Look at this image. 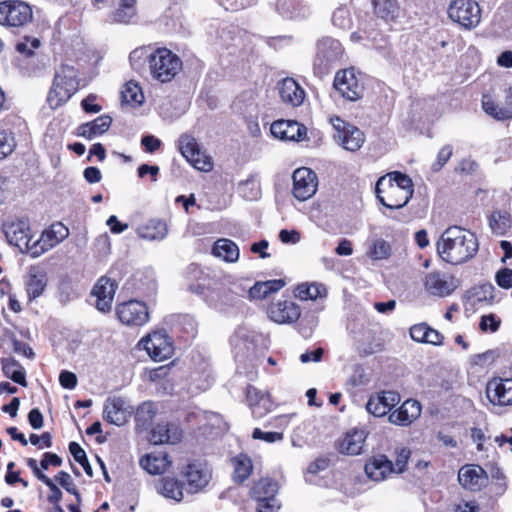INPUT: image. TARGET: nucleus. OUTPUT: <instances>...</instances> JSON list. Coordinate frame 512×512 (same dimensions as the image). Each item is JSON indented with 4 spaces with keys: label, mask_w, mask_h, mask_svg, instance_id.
<instances>
[{
    "label": "nucleus",
    "mask_w": 512,
    "mask_h": 512,
    "mask_svg": "<svg viewBox=\"0 0 512 512\" xmlns=\"http://www.w3.org/2000/svg\"><path fill=\"white\" fill-rule=\"evenodd\" d=\"M437 250L442 260L458 265L476 255L478 240L472 232L459 226H451L442 233Z\"/></svg>",
    "instance_id": "obj_1"
},
{
    "label": "nucleus",
    "mask_w": 512,
    "mask_h": 512,
    "mask_svg": "<svg viewBox=\"0 0 512 512\" xmlns=\"http://www.w3.org/2000/svg\"><path fill=\"white\" fill-rule=\"evenodd\" d=\"M411 178L398 171L381 176L375 185V194L379 202L388 209L403 208L413 196Z\"/></svg>",
    "instance_id": "obj_2"
},
{
    "label": "nucleus",
    "mask_w": 512,
    "mask_h": 512,
    "mask_svg": "<svg viewBox=\"0 0 512 512\" xmlns=\"http://www.w3.org/2000/svg\"><path fill=\"white\" fill-rule=\"evenodd\" d=\"M77 70L68 65L61 66L55 73L52 86L47 95V103L51 109L65 104L78 90Z\"/></svg>",
    "instance_id": "obj_3"
},
{
    "label": "nucleus",
    "mask_w": 512,
    "mask_h": 512,
    "mask_svg": "<svg viewBox=\"0 0 512 512\" xmlns=\"http://www.w3.org/2000/svg\"><path fill=\"white\" fill-rule=\"evenodd\" d=\"M152 78L160 83H168L182 69L180 57L167 48H158L148 56Z\"/></svg>",
    "instance_id": "obj_4"
},
{
    "label": "nucleus",
    "mask_w": 512,
    "mask_h": 512,
    "mask_svg": "<svg viewBox=\"0 0 512 512\" xmlns=\"http://www.w3.org/2000/svg\"><path fill=\"white\" fill-rule=\"evenodd\" d=\"M344 53L342 44L331 37H323L316 43L313 72L322 78L340 61Z\"/></svg>",
    "instance_id": "obj_5"
},
{
    "label": "nucleus",
    "mask_w": 512,
    "mask_h": 512,
    "mask_svg": "<svg viewBox=\"0 0 512 512\" xmlns=\"http://www.w3.org/2000/svg\"><path fill=\"white\" fill-rule=\"evenodd\" d=\"M262 343L261 335L246 326H239L230 337L232 351L239 362L246 358L253 360Z\"/></svg>",
    "instance_id": "obj_6"
},
{
    "label": "nucleus",
    "mask_w": 512,
    "mask_h": 512,
    "mask_svg": "<svg viewBox=\"0 0 512 512\" xmlns=\"http://www.w3.org/2000/svg\"><path fill=\"white\" fill-rule=\"evenodd\" d=\"M330 123L334 129L333 138L343 149L356 152L365 143V134L355 125L346 122L338 116L331 117Z\"/></svg>",
    "instance_id": "obj_7"
},
{
    "label": "nucleus",
    "mask_w": 512,
    "mask_h": 512,
    "mask_svg": "<svg viewBox=\"0 0 512 512\" xmlns=\"http://www.w3.org/2000/svg\"><path fill=\"white\" fill-rule=\"evenodd\" d=\"M33 19L31 6L19 0L0 2V24L6 27H23Z\"/></svg>",
    "instance_id": "obj_8"
},
{
    "label": "nucleus",
    "mask_w": 512,
    "mask_h": 512,
    "mask_svg": "<svg viewBox=\"0 0 512 512\" xmlns=\"http://www.w3.org/2000/svg\"><path fill=\"white\" fill-rule=\"evenodd\" d=\"M335 91L348 101H357L362 98L364 85L361 75L354 68L340 70L333 81Z\"/></svg>",
    "instance_id": "obj_9"
},
{
    "label": "nucleus",
    "mask_w": 512,
    "mask_h": 512,
    "mask_svg": "<svg viewBox=\"0 0 512 512\" xmlns=\"http://www.w3.org/2000/svg\"><path fill=\"white\" fill-rule=\"evenodd\" d=\"M449 18L464 29L477 27L481 20V10L474 0H454L448 8Z\"/></svg>",
    "instance_id": "obj_10"
},
{
    "label": "nucleus",
    "mask_w": 512,
    "mask_h": 512,
    "mask_svg": "<svg viewBox=\"0 0 512 512\" xmlns=\"http://www.w3.org/2000/svg\"><path fill=\"white\" fill-rule=\"evenodd\" d=\"M179 150L182 156L197 170L209 172L213 169L212 158L206 155L199 147L196 139L188 134L179 138Z\"/></svg>",
    "instance_id": "obj_11"
},
{
    "label": "nucleus",
    "mask_w": 512,
    "mask_h": 512,
    "mask_svg": "<svg viewBox=\"0 0 512 512\" xmlns=\"http://www.w3.org/2000/svg\"><path fill=\"white\" fill-rule=\"evenodd\" d=\"M425 291L432 296L447 297L458 287V280L447 272L433 270L423 278Z\"/></svg>",
    "instance_id": "obj_12"
},
{
    "label": "nucleus",
    "mask_w": 512,
    "mask_h": 512,
    "mask_svg": "<svg viewBox=\"0 0 512 512\" xmlns=\"http://www.w3.org/2000/svg\"><path fill=\"white\" fill-rule=\"evenodd\" d=\"M69 235L68 228L60 223L52 224L48 229L44 230L39 239L32 243L30 248V255L33 258H37L45 252L51 250Z\"/></svg>",
    "instance_id": "obj_13"
},
{
    "label": "nucleus",
    "mask_w": 512,
    "mask_h": 512,
    "mask_svg": "<svg viewBox=\"0 0 512 512\" xmlns=\"http://www.w3.org/2000/svg\"><path fill=\"white\" fill-rule=\"evenodd\" d=\"M140 344L154 361H164L173 354V344L164 330L154 331L144 337Z\"/></svg>",
    "instance_id": "obj_14"
},
{
    "label": "nucleus",
    "mask_w": 512,
    "mask_h": 512,
    "mask_svg": "<svg viewBox=\"0 0 512 512\" xmlns=\"http://www.w3.org/2000/svg\"><path fill=\"white\" fill-rule=\"evenodd\" d=\"M119 321L130 327L143 326L149 321L147 305L138 300H129L116 307Z\"/></svg>",
    "instance_id": "obj_15"
},
{
    "label": "nucleus",
    "mask_w": 512,
    "mask_h": 512,
    "mask_svg": "<svg viewBox=\"0 0 512 512\" xmlns=\"http://www.w3.org/2000/svg\"><path fill=\"white\" fill-rule=\"evenodd\" d=\"M134 414V407L122 397H109L103 405V418L108 423L122 426L126 424Z\"/></svg>",
    "instance_id": "obj_16"
},
{
    "label": "nucleus",
    "mask_w": 512,
    "mask_h": 512,
    "mask_svg": "<svg viewBox=\"0 0 512 512\" xmlns=\"http://www.w3.org/2000/svg\"><path fill=\"white\" fill-rule=\"evenodd\" d=\"M3 233L7 242L19 249L20 252L30 254L31 231L29 224L24 220H14L3 224Z\"/></svg>",
    "instance_id": "obj_17"
},
{
    "label": "nucleus",
    "mask_w": 512,
    "mask_h": 512,
    "mask_svg": "<svg viewBox=\"0 0 512 512\" xmlns=\"http://www.w3.org/2000/svg\"><path fill=\"white\" fill-rule=\"evenodd\" d=\"M292 179V193L296 199L306 201L316 193L318 178L316 173L310 168L302 167L296 169L293 172Z\"/></svg>",
    "instance_id": "obj_18"
},
{
    "label": "nucleus",
    "mask_w": 512,
    "mask_h": 512,
    "mask_svg": "<svg viewBox=\"0 0 512 512\" xmlns=\"http://www.w3.org/2000/svg\"><path fill=\"white\" fill-rule=\"evenodd\" d=\"M183 476L187 483L188 492L194 494L202 491L209 484L212 472L207 463L194 461L185 467Z\"/></svg>",
    "instance_id": "obj_19"
},
{
    "label": "nucleus",
    "mask_w": 512,
    "mask_h": 512,
    "mask_svg": "<svg viewBox=\"0 0 512 512\" xmlns=\"http://www.w3.org/2000/svg\"><path fill=\"white\" fill-rule=\"evenodd\" d=\"M486 397L494 407L512 406V379L493 378L486 385Z\"/></svg>",
    "instance_id": "obj_20"
},
{
    "label": "nucleus",
    "mask_w": 512,
    "mask_h": 512,
    "mask_svg": "<svg viewBox=\"0 0 512 512\" xmlns=\"http://www.w3.org/2000/svg\"><path fill=\"white\" fill-rule=\"evenodd\" d=\"M271 134L284 141H301L306 136V127L294 120H277L271 124Z\"/></svg>",
    "instance_id": "obj_21"
},
{
    "label": "nucleus",
    "mask_w": 512,
    "mask_h": 512,
    "mask_svg": "<svg viewBox=\"0 0 512 512\" xmlns=\"http://www.w3.org/2000/svg\"><path fill=\"white\" fill-rule=\"evenodd\" d=\"M399 402V393L395 391H382L369 398L366 410L375 417H382L388 414Z\"/></svg>",
    "instance_id": "obj_22"
},
{
    "label": "nucleus",
    "mask_w": 512,
    "mask_h": 512,
    "mask_svg": "<svg viewBox=\"0 0 512 512\" xmlns=\"http://www.w3.org/2000/svg\"><path fill=\"white\" fill-rule=\"evenodd\" d=\"M364 470L367 477L376 482L383 481L394 473L393 462L381 453L371 456L367 460Z\"/></svg>",
    "instance_id": "obj_23"
},
{
    "label": "nucleus",
    "mask_w": 512,
    "mask_h": 512,
    "mask_svg": "<svg viewBox=\"0 0 512 512\" xmlns=\"http://www.w3.org/2000/svg\"><path fill=\"white\" fill-rule=\"evenodd\" d=\"M117 284L110 278L101 277L92 290V295L96 297V308L101 312H108L112 308Z\"/></svg>",
    "instance_id": "obj_24"
},
{
    "label": "nucleus",
    "mask_w": 512,
    "mask_h": 512,
    "mask_svg": "<svg viewBox=\"0 0 512 512\" xmlns=\"http://www.w3.org/2000/svg\"><path fill=\"white\" fill-rule=\"evenodd\" d=\"M487 474L479 465H465L458 472L459 483L468 490L479 491L487 483Z\"/></svg>",
    "instance_id": "obj_25"
},
{
    "label": "nucleus",
    "mask_w": 512,
    "mask_h": 512,
    "mask_svg": "<svg viewBox=\"0 0 512 512\" xmlns=\"http://www.w3.org/2000/svg\"><path fill=\"white\" fill-rule=\"evenodd\" d=\"M270 319L279 324H289L297 321L301 315L300 308L292 301L283 300L269 307Z\"/></svg>",
    "instance_id": "obj_26"
},
{
    "label": "nucleus",
    "mask_w": 512,
    "mask_h": 512,
    "mask_svg": "<svg viewBox=\"0 0 512 512\" xmlns=\"http://www.w3.org/2000/svg\"><path fill=\"white\" fill-rule=\"evenodd\" d=\"M421 410V404L417 400L408 399L389 414L388 420L394 425L409 426L420 416Z\"/></svg>",
    "instance_id": "obj_27"
},
{
    "label": "nucleus",
    "mask_w": 512,
    "mask_h": 512,
    "mask_svg": "<svg viewBox=\"0 0 512 512\" xmlns=\"http://www.w3.org/2000/svg\"><path fill=\"white\" fill-rule=\"evenodd\" d=\"M277 89L281 100L292 107L300 106L305 99L304 89L293 78L281 80Z\"/></svg>",
    "instance_id": "obj_28"
},
{
    "label": "nucleus",
    "mask_w": 512,
    "mask_h": 512,
    "mask_svg": "<svg viewBox=\"0 0 512 512\" xmlns=\"http://www.w3.org/2000/svg\"><path fill=\"white\" fill-rule=\"evenodd\" d=\"M367 432L364 429H352L348 431L338 445V450L346 455H359L362 453Z\"/></svg>",
    "instance_id": "obj_29"
},
{
    "label": "nucleus",
    "mask_w": 512,
    "mask_h": 512,
    "mask_svg": "<svg viewBox=\"0 0 512 512\" xmlns=\"http://www.w3.org/2000/svg\"><path fill=\"white\" fill-rule=\"evenodd\" d=\"M246 398L254 418H262L269 412L271 401L268 393L249 385L246 390Z\"/></svg>",
    "instance_id": "obj_30"
},
{
    "label": "nucleus",
    "mask_w": 512,
    "mask_h": 512,
    "mask_svg": "<svg viewBox=\"0 0 512 512\" xmlns=\"http://www.w3.org/2000/svg\"><path fill=\"white\" fill-rule=\"evenodd\" d=\"M482 107L484 111L497 120H506L512 118V86L509 88L505 105L499 106L490 97L483 96Z\"/></svg>",
    "instance_id": "obj_31"
},
{
    "label": "nucleus",
    "mask_w": 512,
    "mask_h": 512,
    "mask_svg": "<svg viewBox=\"0 0 512 512\" xmlns=\"http://www.w3.org/2000/svg\"><path fill=\"white\" fill-rule=\"evenodd\" d=\"M112 118L108 115H101L91 122L81 124L77 129V135L89 140L104 134L110 128Z\"/></svg>",
    "instance_id": "obj_32"
},
{
    "label": "nucleus",
    "mask_w": 512,
    "mask_h": 512,
    "mask_svg": "<svg viewBox=\"0 0 512 512\" xmlns=\"http://www.w3.org/2000/svg\"><path fill=\"white\" fill-rule=\"evenodd\" d=\"M170 464L169 455L162 451L152 452L140 459L141 467L154 475L163 474Z\"/></svg>",
    "instance_id": "obj_33"
},
{
    "label": "nucleus",
    "mask_w": 512,
    "mask_h": 512,
    "mask_svg": "<svg viewBox=\"0 0 512 512\" xmlns=\"http://www.w3.org/2000/svg\"><path fill=\"white\" fill-rule=\"evenodd\" d=\"M26 292L29 300H34L41 296L46 288L47 279L43 270L32 267L30 268L25 281Z\"/></svg>",
    "instance_id": "obj_34"
},
{
    "label": "nucleus",
    "mask_w": 512,
    "mask_h": 512,
    "mask_svg": "<svg viewBox=\"0 0 512 512\" xmlns=\"http://www.w3.org/2000/svg\"><path fill=\"white\" fill-rule=\"evenodd\" d=\"M182 433L180 429L169 423L157 424L151 433V441L154 444H175L181 440Z\"/></svg>",
    "instance_id": "obj_35"
},
{
    "label": "nucleus",
    "mask_w": 512,
    "mask_h": 512,
    "mask_svg": "<svg viewBox=\"0 0 512 512\" xmlns=\"http://www.w3.org/2000/svg\"><path fill=\"white\" fill-rule=\"evenodd\" d=\"M156 490L167 499L181 502L184 497L183 484L172 477H163L156 484Z\"/></svg>",
    "instance_id": "obj_36"
},
{
    "label": "nucleus",
    "mask_w": 512,
    "mask_h": 512,
    "mask_svg": "<svg viewBox=\"0 0 512 512\" xmlns=\"http://www.w3.org/2000/svg\"><path fill=\"white\" fill-rule=\"evenodd\" d=\"M212 254L215 257L230 263H234L239 259V248L236 243L230 239H218L213 247Z\"/></svg>",
    "instance_id": "obj_37"
},
{
    "label": "nucleus",
    "mask_w": 512,
    "mask_h": 512,
    "mask_svg": "<svg viewBox=\"0 0 512 512\" xmlns=\"http://www.w3.org/2000/svg\"><path fill=\"white\" fill-rule=\"evenodd\" d=\"M278 493V483L270 478H263L255 482L250 490V495L256 501H265L276 497Z\"/></svg>",
    "instance_id": "obj_38"
},
{
    "label": "nucleus",
    "mask_w": 512,
    "mask_h": 512,
    "mask_svg": "<svg viewBox=\"0 0 512 512\" xmlns=\"http://www.w3.org/2000/svg\"><path fill=\"white\" fill-rule=\"evenodd\" d=\"M138 235L146 240H162L167 235V227L163 221L152 219L138 228Z\"/></svg>",
    "instance_id": "obj_39"
},
{
    "label": "nucleus",
    "mask_w": 512,
    "mask_h": 512,
    "mask_svg": "<svg viewBox=\"0 0 512 512\" xmlns=\"http://www.w3.org/2000/svg\"><path fill=\"white\" fill-rule=\"evenodd\" d=\"M2 370L6 377L21 386H27L25 370L22 365L13 358L2 360Z\"/></svg>",
    "instance_id": "obj_40"
},
{
    "label": "nucleus",
    "mask_w": 512,
    "mask_h": 512,
    "mask_svg": "<svg viewBox=\"0 0 512 512\" xmlns=\"http://www.w3.org/2000/svg\"><path fill=\"white\" fill-rule=\"evenodd\" d=\"M234 467L233 479L238 483L244 482L252 472L251 459L244 454H240L232 460Z\"/></svg>",
    "instance_id": "obj_41"
},
{
    "label": "nucleus",
    "mask_w": 512,
    "mask_h": 512,
    "mask_svg": "<svg viewBox=\"0 0 512 512\" xmlns=\"http://www.w3.org/2000/svg\"><path fill=\"white\" fill-rule=\"evenodd\" d=\"M375 14L384 19L390 21L395 19L399 13V7L396 0H373Z\"/></svg>",
    "instance_id": "obj_42"
},
{
    "label": "nucleus",
    "mask_w": 512,
    "mask_h": 512,
    "mask_svg": "<svg viewBox=\"0 0 512 512\" xmlns=\"http://www.w3.org/2000/svg\"><path fill=\"white\" fill-rule=\"evenodd\" d=\"M213 382V377L209 365L204 364L201 368L191 374V385L197 391L207 390Z\"/></svg>",
    "instance_id": "obj_43"
},
{
    "label": "nucleus",
    "mask_w": 512,
    "mask_h": 512,
    "mask_svg": "<svg viewBox=\"0 0 512 512\" xmlns=\"http://www.w3.org/2000/svg\"><path fill=\"white\" fill-rule=\"evenodd\" d=\"M326 289L323 285L303 283L297 286L295 295L300 300H314L325 296Z\"/></svg>",
    "instance_id": "obj_44"
},
{
    "label": "nucleus",
    "mask_w": 512,
    "mask_h": 512,
    "mask_svg": "<svg viewBox=\"0 0 512 512\" xmlns=\"http://www.w3.org/2000/svg\"><path fill=\"white\" fill-rule=\"evenodd\" d=\"M121 96L123 102L131 105H140L144 101V95L141 87L133 81L126 83L121 92Z\"/></svg>",
    "instance_id": "obj_45"
},
{
    "label": "nucleus",
    "mask_w": 512,
    "mask_h": 512,
    "mask_svg": "<svg viewBox=\"0 0 512 512\" xmlns=\"http://www.w3.org/2000/svg\"><path fill=\"white\" fill-rule=\"evenodd\" d=\"M490 227L497 235L505 234L511 227V218L506 212L496 211L490 217Z\"/></svg>",
    "instance_id": "obj_46"
},
{
    "label": "nucleus",
    "mask_w": 512,
    "mask_h": 512,
    "mask_svg": "<svg viewBox=\"0 0 512 512\" xmlns=\"http://www.w3.org/2000/svg\"><path fill=\"white\" fill-rule=\"evenodd\" d=\"M238 192L246 200H256L260 196L259 183L251 177L238 184Z\"/></svg>",
    "instance_id": "obj_47"
},
{
    "label": "nucleus",
    "mask_w": 512,
    "mask_h": 512,
    "mask_svg": "<svg viewBox=\"0 0 512 512\" xmlns=\"http://www.w3.org/2000/svg\"><path fill=\"white\" fill-rule=\"evenodd\" d=\"M69 451L72 454L74 460L82 466L85 473L89 477H92L93 476L92 467L88 461L86 452L82 449V447L77 442H70L69 443Z\"/></svg>",
    "instance_id": "obj_48"
},
{
    "label": "nucleus",
    "mask_w": 512,
    "mask_h": 512,
    "mask_svg": "<svg viewBox=\"0 0 512 512\" xmlns=\"http://www.w3.org/2000/svg\"><path fill=\"white\" fill-rule=\"evenodd\" d=\"M391 247L388 242L383 239H377L373 242L368 250V256L373 260H383L390 256Z\"/></svg>",
    "instance_id": "obj_49"
},
{
    "label": "nucleus",
    "mask_w": 512,
    "mask_h": 512,
    "mask_svg": "<svg viewBox=\"0 0 512 512\" xmlns=\"http://www.w3.org/2000/svg\"><path fill=\"white\" fill-rule=\"evenodd\" d=\"M155 407L152 402H143L134 410L135 420L141 425L149 424L155 416Z\"/></svg>",
    "instance_id": "obj_50"
},
{
    "label": "nucleus",
    "mask_w": 512,
    "mask_h": 512,
    "mask_svg": "<svg viewBox=\"0 0 512 512\" xmlns=\"http://www.w3.org/2000/svg\"><path fill=\"white\" fill-rule=\"evenodd\" d=\"M136 10L132 6H124L120 4V7L112 12L108 18L110 23H129V21L135 16Z\"/></svg>",
    "instance_id": "obj_51"
},
{
    "label": "nucleus",
    "mask_w": 512,
    "mask_h": 512,
    "mask_svg": "<svg viewBox=\"0 0 512 512\" xmlns=\"http://www.w3.org/2000/svg\"><path fill=\"white\" fill-rule=\"evenodd\" d=\"M332 23L335 27L339 29H350L352 20L350 17L349 10L346 7L336 8L332 14Z\"/></svg>",
    "instance_id": "obj_52"
},
{
    "label": "nucleus",
    "mask_w": 512,
    "mask_h": 512,
    "mask_svg": "<svg viewBox=\"0 0 512 512\" xmlns=\"http://www.w3.org/2000/svg\"><path fill=\"white\" fill-rule=\"evenodd\" d=\"M15 148V139L11 132L0 130V160L10 155Z\"/></svg>",
    "instance_id": "obj_53"
},
{
    "label": "nucleus",
    "mask_w": 512,
    "mask_h": 512,
    "mask_svg": "<svg viewBox=\"0 0 512 512\" xmlns=\"http://www.w3.org/2000/svg\"><path fill=\"white\" fill-rule=\"evenodd\" d=\"M410 456L411 451L406 447H401L396 450V460L395 463H393L394 473L400 474L405 471Z\"/></svg>",
    "instance_id": "obj_54"
},
{
    "label": "nucleus",
    "mask_w": 512,
    "mask_h": 512,
    "mask_svg": "<svg viewBox=\"0 0 512 512\" xmlns=\"http://www.w3.org/2000/svg\"><path fill=\"white\" fill-rule=\"evenodd\" d=\"M55 479L59 482V484L69 493L75 495L77 502L79 503L81 501L80 494L78 490L75 488L72 482V478L69 473L65 471H60L56 476Z\"/></svg>",
    "instance_id": "obj_55"
},
{
    "label": "nucleus",
    "mask_w": 512,
    "mask_h": 512,
    "mask_svg": "<svg viewBox=\"0 0 512 512\" xmlns=\"http://www.w3.org/2000/svg\"><path fill=\"white\" fill-rule=\"evenodd\" d=\"M39 46H40L39 39L25 37L23 39V41L19 42L16 45V50L21 54H25L26 56H31L33 54L34 49L38 48Z\"/></svg>",
    "instance_id": "obj_56"
},
{
    "label": "nucleus",
    "mask_w": 512,
    "mask_h": 512,
    "mask_svg": "<svg viewBox=\"0 0 512 512\" xmlns=\"http://www.w3.org/2000/svg\"><path fill=\"white\" fill-rule=\"evenodd\" d=\"M253 439L263 440L267 443H274L283 439L282 432H264L260 428H255L252 433Z\"/></svg>",
    "instance_id": "obj_57"
},
{
    "label": "nucleus",
    "mask_w": 512,
    "mask_h": 512,
    "mask_svg": "<svg viewBox=\"0 0 512 512\" xmlns=\"http://www.w3.org/2000/svg\"><path fill=\"white\" fill-rule=\"evenodd\" d=\"M495 281L503 289L512 288V270L509 268L500 269L496 272Z\"/></svg>",
    "instance_id": "obj_58"
},
{
    "label": "nucleus",
    "mask_w": 512,
    "mask_h": 512,
    "mask_svg": "<svg viewBox=\"0 0 512 512\" xmlns=\"http://www.w3.org/2000/svg\"><path fill=\"white\" fill-rule=\"evenodd\" d=\"M453 153L452 147L450 145H445L440 149L437 155L436 162L432 165V169L434 171H439L451 158Z\"/></svg>",
    "instance_id": "obj_59"
},
{
    "label": "nucleus",
    "mask_w": 512,
    "mask_h": 512,
    "mask_svg": "<svg viewBox=\"0 0 512 512\" xmlns=\"http://www.w3.org/2000/svg\"><path fill=\"white\" fill-rule=\"evenodd\" d=\"M429 326L426 323L415 324L410 328V336L416 342L425 343Z\"/></svg>",
    "instance_id": "obj_60"
},
{
    "label": "nucleus",
    "mask_w": 512,
    "mask_h": 512,
    "mask_svg": "<svg viewBox=\"0 0 512 512\" xmlns=\"http://www.w3.org/2000/svg\"><path fill=\"white\" fill-rule=\"evenodd\" d=\"M32 445L38 448H50L52 446V436L49 432H44L41 435L31 434L29 438Z\"/></svg>",
    "instance_id": "obj_61"
},
{
    "label": "nucleus",
    "mask_w": 512,
    "mask_h": 512,
    "mask_svg": "<svg viewBox=\"0 0 512 512\" xmlns=\"http://www.w3.org/2000/svg\"><path fill=\"white\" fill-rule=\"evenodd\" d=\"M500 321L497 320L496 316L493 314L484 315L481 317L480 321V329L482 331H491L495 332L499 328Z\"/></svg>",
    "instance_id": "obj_62"
},
{
    "label": "nucleus",
    "mask_w": 512,
    "mask_h": 512,
    "mask_svg": "<svg viewBox=\"0 0 512 512\" xmlns=\"http://www.w3.org/2000/svg\"><path fill=\"white\" fill-rule=\"evenodd\" d=\"M59 382L65 389H74L77 385V377L70 371H62L59 375Z\"/></svg>",
    "instance_id": "obj_63"
},
{
    "label": "nucleus",
    "mask_w": 512,
    "mask_h": 512,
    "mask_svg": "<svg viewBox=\"0 0 512 512\" xmlns=\"http://www.w3.org/2000/svg\"><path fill=\"white\" fill-rule=\"evenodd\" d=\"M257 512H278L280 503L276 497L265 501H257Z\"/></svg>",
    "instance_id": "obj_64"
}]
</instances>
